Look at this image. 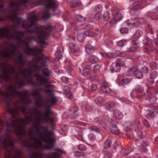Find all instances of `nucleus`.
Returning a JSON list of instances; mask_svg holds the SVG:
<instances>
[{
  "instance_id": "obj_33",
  "label": "nucleus",
  "mask_w": 158,
  "mask_h": 158,
  "mask_svg": "<svg viewBox=\"0 0 158 158\" xmlns=\"http://www.w3.org/2000/svg\"><path fill=\"white\" fill-rule=\"evenodd\" d=\"M69 48L71 51L76 52L78 51V47L75 44L70 43L69 44Z\"/></svg>"
},
{
  "instance_id": "obj_49",
  "label": "nucleus",
  "mask_w": 158,
  "mask_h": 158,
  "mask_svg": "<svg viewBox=\"0 0 158 158\" xmlns=\"http://www.w3.org/2000/svg\"><path fill=\"white\" fill-rule=\"evenodd\" d=\"M102 14L100 12H98L95 15V18L97 20H99L102 19Z\"/></svg>"
},
{
  "instance_id": "obj_29",
  "label": "nucleus",
  "mask_w": 158,
  "mask_h": 158,
  "mask_svg": "<svg viewBox=\"0 0 158 158\" xmlns=\"http://www.w3.org/2000/svg\"><path fill=\"white\" fill-rule=\"evenodd\" d=\"M45 9H47V10H45L44 13L42 18L44 19H47L48 18H50V13L49 10L51 8L49 9L48 8L44 6Z\"/></svg>"
},
{
  "instance_id": "obj_41",
  "label": "nucleus",
  "mask_w": 158,
  "mask_h": 158,
  "mask_svg": "<svg viewBox=\"0 0 158 158\" xmlns=\"http://www.w3.org/2000/svg\"><path fill=\"white\" fill-rule=\"evenodd\" d=\"M141 145L143 147V148H142V150L144 152L147 151V149L146 147L149 145V143L146 141H143L142 142Z\"/></svg>"
},
{
  "instance_id": "obj_57",
  "label": "nucleus",
  "mask_w": 158,
  "mask_h": 158,
  "mask_svg": "<svg viewBox=\"0 0 158 158\" xmlns=\"http://www.w3.org/2000/svg\"><path fill=\"white\" fill-rule=\"evenodd\" d=\"M120 31L122 34H126L128 32V29L126 27H123L120 29Z\"/></svg>"
},
{
  "instance_id": "obj_34",
  "label": "nucleus",
  "mask_w": 158,
  "mask_h": 158,
  "mask_svg": "<svg viewBox=\"0 0 158 158\" xmlns=\"http://www.w3.org/2000/svg\"><path fill=\"white\" fill-rule=\"evenodd\" d=\"M43 133H44V134H45V136H44L45 137L47 138V137H46L47 136V135H52V131H48V128L47 127H43Z\"/></svg>"
},
{
  "instance_id": "obj_5",
  "label": "nucleus",
  "mask_w": 158,
  "mask_h": 158,
  "mask_svg": "<svg viewBox=\"0 0 158 158\" xmlns=\"http://www.w3.org/2000/svg\"><path fill=\"white\" fill-rule=\"evenodd\" d=\"M32 115L28 116L24 118L16 119L15 120L11 121V123L8 121H6V126L8 127H14V133L19 139H21L25 135V130L23 127V125H20L18 126L17 125L19 123H25L27 120L30 121L32 118Z\"/></svg>"
},
{
  "instance_id": "obj_55",
  "label": "nucleus",
  "mask_w": 158,
  "mask_h": 158,
  "mask_svg": "<svg viewBox=\"0 0 158 158\" xmlns=\"http://www.w3.org/2000/svg\"><path fill=\"white\" fill-rule=\"evenodd\" d=\"M35 123L36 124L37 126H40L42 122V120L41 118L39 117H38L37 118L35 119Z\"/></svg>"
},
{
  "instance_id": "obj_43",
  "label": "nucleus",
  "mask_w": 158,
  "mask_h": 158,
  "mask_svg": "<svg viewBox=\"0 0 158 158\" xmlns=\"http://www.w3.org/2000/svg\"><path fill=\"white\" fill-rule=\"evenodd\" d=\"M111 140L109 139H107L105 142L104 148L105 149H107L109 148L111 146Z\"/></svg>"
},
{
  "instance_id": "obj_56",
  "label": "nucleus",
  "mask_w": 158,
  "mask_h": 158,
  "mask_svg": "<svg viewBox=\"0 0 158 158\" xmlns=\"http://www.w3.org/2000/svg\"><path fill=\"white\" fill-rule=\"evenodd\" d=\"M0 94L5 97V99H8L10 98V94L9 93L0 92Z\"/></svg>"
},
{
  "instance_id": "obj_4",
  "label": "nucleus",
  "mask_w": 158,
  "mask_h": 158,
  "mask_svg": "<svg viewBox=\"0 0 158 158\" xmlns=\"http://www.w3.org/2000/svg\"><path fill=\"white\" fill-rule=\"evenodd\" d=\"M52 31V26L47 24L44 27L36 26L35 27L34 29L28 30L27 33L35 34L40 40L39 43L43 44H46L45 40L51 35Z\"/></svg>"
},
{
  "instance_id": "obj_7",
  "label": "nucleus",
  "mask_w": 158,
  "mask_h": 158,
  "mask_svg": "<svg viewBox=\"0 0 158 158\" xmlns=\"http://www.w3.org/2000/svg\"><path fill=\"white\" fill-rule=\"evenodd\" d=\"M36 19L37 16L35 15H33L28 18L27 20H23L22 21L23 27L26 29L31 28L36 24Z\"/></svg>"
},
{
  "instance_id": "obj_50",
  "label": "nucleus",
  "mask_w": 158,
  "mask_h": 158,
  "mask_svg": "<svg viewBox=\"0 0 158 158\" xmlns=\"http://www.w3.org/2000/svg\"><path fill=\"white\" fill-rule=\"evenodd\" d=\"M118 46L122 47L126 45L127 44V42L126 41L121 40L118 42Z\"/></svg>"
},
{
  "instance_id": "obj_6",
  "label": "nucleus",
  "mask_w": 158,
  "mask_h": 158,
  "mask_svg": "<svg viewBox=\"0 0 158 158\" xmlns=\"http://www.w3.org/2000/svg\"><path fill=\"white\" fill-rule=\"evenodd\" d=\"M7 89L11 92V94L16 95L19 97L20 100L23 102V104H27V96L28 94L27 91H25L21 92L17 91V88L14 84H11L7 88Z\"/></svg>"
},
{
  "instance_id": "obj_12",
  "label": "nucleus",
  "mask_w": 158,
  "mask_h": 158,
  "mask_svg": "<svg viewBox=\"0 0 158 158\" xmlns=\"http://www.w3.org/2000/svg\"><path fill=\"white\" fill-rule=\"evenodd\" d=\"M46 109V110L44 112V117L46 118L44 120H47L50 122V123L52 124L55 121V118L54 117L49 116L50 114L52 113L50 107L47 106Z\"/></svg>"
},
{
  "instance_id": "obj_51",
  "label": "nucleus",
  "mask_w": 158,
  "mask_h": 158,
  "mask_svg": "<svg viewBox=\"0 0 158 158\" xmlns=\"http://www.w3.org/2000/svg\"><path fill=\"white\" fill-rule=\"evenodd\" d=\"M41 101L42 100L41 99ZM40 100H37V101L35 103V105L36 106L39 107H43L44 106V104L40 102Z\"/></svg>"
},
{
  "instance_id": "obj_18",
  "label": "nucleus",
  "mask_w": 158,
  "mask_h": 158,
  "mask_svg": "<svg viewBox=\"0 0 158 158\" xmlns=\"http://www.w3.org/2000/svg\"><path fill=\"white\" fill-rule=\"evenodd\" d=\"M100 89L104 93L109 94L110 92V89L109 87L108 83L105 81L101 85Z\"/></svg>"
},
{
  "instance_id": "obj_2",
  "label": "nucleus",
  "mask_w": 158,
  "mask_h": 158,
  "mask_svg": "<svg viewBox=\"0 0 158 158\" xmlns=\"http://www.w3.org/2000/svg\"><path fill=\"white\" fill-rule=\"evenodd\" d=\"M43 127L39 128L37 127L35 129V132L39 136L37 137L39 139L36 138L35 137H32L31 135V133H30L29 138L31 140L34 141V143H31L30 144L26 140H23L22 139H20L22 142L23 143L24 147L32 149L33 147H36L35 144H37L38 146H40L41 145L42 142H44L46 144V148L50 150L52 149L55 146L54 142L55 140L54 138L51 137L46 138L44 136H45V134H42L40 131V130L41 131L43 132Z\"/></svg>"
},
{
  "instance_id": "obj_37",
  "label": "nucleus",
  "mask_w": 158,
  "mask_h": 158,
  "mask_svg": "<svg viewBox=\"0 0 158 158\" xmlns=\"http://www.w3.org/2000/svg\"><path fill=\"white\" fill-rule=\"evenodd\" d=\"M84 33H78L77 35V39L80 42H83L85 38Z\"/></svg>"
},
{
  "instance_id": "obj_63",
  "label": "nucleus",
  "mask_w": 158,
  "mask_h": 158,
  "mask_svg": "<svg viewBox=\"0 0 158 158\" xmlns=\"http://www.w3.org/2000/svg\"><path fill=\"white\" fill-rule=\"evenodd\" d=\"M43 59V56H37L35 58V60L36 61H38L40 62H41L42 60Z\"/></svg>"
},
{
  "instance_id": "obj_30",
  "label": "nucleus",
  "mask_w": 158,
  "mask_h": 158,
  "mask_svg": "<svg viewBox=\"0 0 158 158\" xmlns=\"http://www.w3.org/2000/svg\"><path fill=\"white\" fill-rule=\"evenodd\" d=\"M122 19V16L121 13L119 12H116L114 15V19L115 22L119 21Z\"/></svg>"
},
{
  "instance_id": "obj_15",
  "label": "nucleus",
  "mask_w": 158,
  "mask_h": 158,
  "mask_svg": "<svg viewBox=\"0 0 158 158\" xmlns=\"http://www.w3.org/2000/svg\"><path fill=\"white\" fill-rule=\"evenodd\" d=\"M143 43L144 45L148 46V48H145L148 50L147 52L148 53L155 50V48L153 46L152 42L150 39L145 38L143 40Z\"/></svg>"
},
{
  "instance_id": "obj_27",
  "label": "nucleus",
  "mask_w": 158,
  "mask_h": 158,
  "mask_svg": "<svg viewBox=\"0 0 158 158\" xmlns=\"http://www.w3.org/2000/svg\"><path fill=\"white\" fill-rule=\"evenodd\" d=\"M110 130L112 133L117 135L119 134L120 131L116 127V126L114 124H113L111 126V127L110 128Z\"/></svg>"
},
{
  "instance_id": "obj_38",
  "label": "nucleus",
  "mask_w": 158,
  "mask_h": 158,
  "mask_svg": "<svg viewBox=\"0 0 158 158\" xmlns=\"http://www.w3.org/2000/svg\"><path fill=\"white\" fill-rule=\"evenodd\" d=\"M74 155L77 157H80L85 156V153L82 152L76 151L74 152Z\"/></svg>"
},
{
  "instance_id": "obj_16",
  "label": "nucleus",
  "mask_w": 158,
  "mask_h": 158,
  "mask_svg": "<svg viewBox=\"0 0 158 158\" xmlns=\"http://www.w3.org/2000/svg\"><path fill=\"white\" fill-rule=\"evenodd\" d=\"M91 66L90 65H87L84 68L81 67L79 68V72L83 75H88L91 72Z\"/></svg>"
},
{
  "instance_id": "obj_23",
  "label": "nucleus",
  "mask_w": 158,
  "mask_h": 158,
  "mask_svg": "<svg viewBox=\"0 0 158 158\" xmlns=\"http://www.w3.org/2000/svg\"><path fill=\"white\" fill-rule=\"evenodd\" d=\"M24 54L23 53H20L16 57V61L18 64L24 66V64L23 63V58Z\"/></svg>"
},
{
  "instance_id": "obj_46",
  "label": "nucleus",
  "mask_w": 158,
  "mask_h": 158,
  "mask_svg": "<svg viewBox=\"0 0 158 158\" xmlns=\"http://www.w3.org/2000/svg\"><path fill=\"white\" fill-rule=\"evenodd\" d=\"M111 69L113 72H118L120 71V68L119 67H117L116 64L114 66H112L111 67Z\"/></svg>"
},
{
  "instance_id": "obj_14",
  "label": "nucleus",
  "mask_w": 158,
  "mask_h": 158,
  "mask_svg": "<svg viewBox=\"0 0 158 158\" xmlns=\"http://www.w3.org/2000/svg\"><path fill=\"white\" fill-rule=\"evenodd\" d=\"M58 3L56 0H45L44 6L50 8H57L58 6Z\"/></svg>"
},
{
  "instance_id": "obj_59",
  "label": "nucleus",
  "mask_w": 158,
  "mask_h": 158,
  "mask_svg": "<svg viewBox=\"0 0 158 158\" xmlns=\"http://www.w3.org/2000/svg\"><path fill=\"white\" fill-rule=\"evenodd\" d=\"M90 128L91 130L93 131L99 132L100 131L99 129L95 126H90Z\"/></svg>"
},
{
  "instance_id": "obj_48",
  "label": "nucleus",
  "mask_w": 158,
  "mask_h": 158,
  "mask_svg": "<svg viewBox=\"0 0 158 158\" xmlns=\"http://www.w3.org/2000/svg\"><path fill=\"white\" fill-rule=\"evenodd\" d=\"M84 34L86 36L92 37L94 35V33L92 31L88 30L85 32Z\"/></svg>"
},
{
  "instance_id": "obj_54",
  "label": "nucleus",
  "mask_w": 158,
  "mask_h": 158,
  "mask_svg": "<svg viewBox=\"0 0 158 158\" xmlns=\"http://www.w3.org/2000/svg\"><path fill=\"white\" fill-rule=\"evenodd\" d=\"M141 36V32L139 31H137L134 35V38L136 39H138Z\"/></svg>"
},
{
  "instance_id": "obj_47",
  "label": "nucleus",
  "mask_w": 158,
  "mask_h": 158,
  "mask_svg": "<svg viewBox=\"0 0 158 158\" xmlns=\"http://www.w3.org/2000/svg\"><path fill=\"white\" fill-rule=\"evenodd\" d=\"M15 82L18 84V87L19 88L22 87L26 84V83L25 81H22L20 82L19 80H16Z\"/></svg>"
},
{
  "instance_id": "obj_3",
  "label": "nucleus",
  "mask_w": 158,
  "mask_h": 158,
  "mask_svg": "<svg viewBox=\"0 0 158 158\" xmlns=\"http://www.w3.org/2000/svg\"><path fill=\"white\" fill-rule=\"evenodd\" d=\"M5 138L2 141V143L6 150L5 153V158H20L21 152L19 150L12 148L10 150L8 148H12L14 145L15 141L13 136L10 135L9 132H6L4 135Z\"/></svg>"
},
{
  "instance_id": "obj_26",
  "label": "nucleus",
  "mask_w": 158,
  "mask_h": 158,
  "mask_svg": "<svg viewBox=\"0 0 158 158\" xmlns=\"http://www.w3.org/2000/svg\"><path fill=\"white\" fill-rule=\"evenodd\" d=\"M138 68L136 67H133L129 69L126 73V74L128 76L134 75L137 72Z\"/></svg>"
},
{
  "instance_id": "obj_17",
  "label": "nucleus",
  "mask_w": 158,
  "mask_h": 158,
  "mask_svg": "<svg viewBox=\"0 0 158 158\" xmlns=\"http://www.w3.org/2000/svg\"><path fill=\"white\" fill-rule=\"evenodd\" d=\"M7 18L10 19L12 22L17 25L20 24L22 22V19L20 17H17V16H13L12 15H8Z\"/></svg>"
},
{
  "instance_id": "obj_11",
  "label": "nucleus",
  "mask_w": 158,
  "mask_h": 158,
  "mask_svg": "<svg viewBox=\"0 0 158 158\" xmlns=\"http://www.w3.org/2000/svg\"><path fill=\"white\" fill-rule=\"evenodd\" d=\"M20 110L22 112L25 114L26 110V108L23 106L18 107L16 109L10 108L7 110L8 113L11 114L14 118L16 117V114L18 113V110Z\"/></svg>"
},
{
  "instance_id": "obj_28",
  "label": "nucleus",
  "mask_w": 158,
  "mask_h": 158,
  "mask_svg": "<svg viewBox=\"0 0 158 158\" xmlns=\"http://www.w3.org/2000/svg\"><path fill=\"white\" fill-rule=\"evenodd\" d=\"M115 63L117 67H119L120 68H121V67H124L125 65L124 61L123 60L120 58L116 60Z\"/></svg>"
},
{
  "instance_id": "obj_32",
  "label": "nucleus",
  "mask_w": 158,
  "mask_h": 158,
  "mask_svg": "<svg viewBox=\"0 0 158 158\" xmlns=\"http://www.w3.org/2000/svg\"><path fill=\"white\" fill-rule=\"evenodd\" d=\"M32 95L38 100H41V99L42 98L40 94H39L38 91L37 90L33 92L32 93Z\"/></svg>"
},
{
  "instance_id": "obj_25",
  "label": "nucleus",
  "mask_w": 158,
  "mask_h": 158,
  "mask_svg": "<svg viewBox=\"0 0 158 158\" xmlns=\"http://www.w3.org/2000/svg\"><path fill=\"white\" fill-rule=\"evenodd\" d=\"M89 61L91 63H97L100 61L99 59L94 55H92L88 58Z\"/></svg>"
},
{
  "instance_id": "obj_42",
  "label": "nucleus",
  "mask_w": 158,
  "mask_h": 158,
  "mask_svg": "<svg viewBox=\"0 0 158 158\" xmlns=\"http://www.w3.org/2000/svg\"><path fill=\"white\" fill-rule=\"evenodd\" d=\"M110 17V15L108 12H106L102 14V18L104 21H106L108 20Z\"/></svg>"
},
{
  "instance_id": "obj_21",
  "label": "nucleus",
  "mask_w": 158,
  "mask_h": 158,
  "mask_svg": "<svg viewBox=\"0 0 158 158\" xmlns=\"http://www.w3.org/2000/svg\"><path fill=\"white\" fill-rule=\"evenodd\" d=\"M115 104L114 102L109 101L106 103V109L110 111H113L115 108Z\"/></svg>"
},
{
  "instance_id": "obj_60",
  "label": "nucleus",
  "mask_w": 158,
  "mask_h": 158,
  "mask_svg": "<svg viewBox=\"0 0 158 158\" xmlns=\"http://www.w3.org/2000/svg\"><path fill=\"white\" fill-rule=\"evenodd\" d=\"M121 82L124 85H127L129 82V81L128 78H124L122 79Z\"/></svg>"
},
{
  "instance_id": "obj_64",
  "label": "nucleus",
  "mask_w": 158,
  "mask_h": 158,
  "mask_svg": "<svg viewBox=\"0 0 158 158\" xmlns=\"http://www.w3.org/2000/svg\"><path fill=\"white\" fill-rule=\"evenodd\" d=\"M30 158H38L39 157V155L36 153H32L30 156Z\"/></svg>"
},
{
  "instance_id": "obj_8",
  "label": "nucleus",
  "mask_w": 158,
  "mask_h": 158,
  "mask_svg": "<svg viewBox=\"0 0 158 158\" xmlns=\"http://www.w3.org/2000/svg\"><path fill=\"white\" fill-rule=\"evenodd\" d=\"M42 72L44 77H41V75L40 74H36L35 76L37 77L36 80L41 82H44L48 83V81L46 77L50 76L51 74L50 71L48 68H44L42 69Z\"/></svg>"
},
{
  "instance_id": "obj_53",
  "label": "nucleus",
  "mask_w": 158,
  "mask_h": 158,
  "mask_svg": "<svg viewBox=\"0 0 158 158\" xmlns=\"http://www.w3.org/2000/svg\"><path fill=\"white\" fill-rule=\"evenodd\" d=\"M78 148L79 150L84 151L86 149V148L83 144H81L78 146Z\"/></svg>"
},
{
  "instance_id": "obj_1",
  "label": "nucleus",
  "mask_w": 158,
  "mask_h": 158,
  "mask_svg": "<svg viewBox=\"0 0 158 158\" xmlns=\"http://www.w3.org/2000/svg\"><path fill=\"white\" fill-rule=\"evenodd\" d=\"M4 21L3 18H0V22ZM24 34V31H16L14 32L11 33L10 29L7 27H2L0 29V37H4L8 40L16 39L20 41L23 45L26 46L24 49L26 52H35L41 53L42 52V50L39 48H32L29 46L28 44L32 40V37L26 38L25 40L22 39Z\"/></svg>"
},
{
  "instance_id": "obj_44",
  "label": "nucleus",
  "mask_w": 158,
  "mask_h": 158,
  "mask_svg": "<svg viewBox=\"0 0 158 158\" xmlns=\"http://www.w3.org/2000/svg\"><path fill=\"white\" fill-rule=\"evenodd\" d=\"M76 18L78 21L81 22H84L85 20V18L79 15H76Z\"/></svg>"
},
{
  "instance_id": "obj_31",
  "label": "nucleus",
  "mask_w": 158,
  "mask_h": 158,
  "mask_svg": "<svg viewBox=\"0 0 158 158\" xmlns=\"http://www.w3.org/2000/svg\"><path fill=\"white\" fill-rule=\"evenodd\" d=\"M150 112L148 113V115L151 117L154 116L158 113V110L156 109L148 110Z\"/></svg>"
},
{
  "instance_id": "obj_62",
  "label": "nucleus",
  "mask_w": 158,
  "mask_h": 158,
  "mask_svg": "<svg viewBox=\"0 0 158 158\" xmlns=\"http://www.w3.org/2000/svg\"><path fill=\"white\" fill-rule=\"evenodd\" d=\"M102 8V6L101 5H98L95 7V10L96 11L99 12L101 11Z\"/></svg>"
},
{
  "instance_id": "obj_36",
  "label": "nucleus",
  "mask_w": 158,
  "mask_h": 158,
  "mask_svg": "<svg viewBox=\"0 0 158 158\" xmlns=\"http://www.w3.org/2000/svg\"><path fill=\"white\" fill-rule=\"evenodd\" d=\"M61 155L57 152H53L52 153L51 156H48L49 158H60Z\"/></svg>"
},
{
  "instance_id": "obj_45",
  "label": "nucleus",
  "mask_w": 158,
  "mask_h": 158,
  "mask_svg": "<svg viewBox=\"0 0 158 158\" xmlns=\"http://www.w3.org/2000/svg\"><path fill=\"white\" fill-rule=\"evenodd\" d=\"M137 48V46L135 44H134L128 50V51L129 52H134L135 51Z\"/></svg>"
},
{
  "instance_id": "obj_13",
  "label": "nucleus",
  "mask_w": 158,
  "mask_h": 158,
  "mask_svg": "<svg viewBox=\"0 0 158 158\" xmlns=\"http://www.w3.org/2000/svg\"><path fill=\"white\" fill-rule=\"evenodd\" d=\"M44 92L45 93H49L48 96L49 102L51 105H54L57 102L56 97L54 96V94L49 89L45 90Z\"/></svg>"
},
{
  "instance_id": "obj_61",
  "label": "nucleus",
  "mask_w": 158,
  "mask_h": 158,
  "mask_svg": "<svg viewBox=\"0 0 158 158\" xmlns=\"http://www.w3.org/2000/svg\"><path fill=\"white\" fill-rule=\"evenodd\" d=\"M141 71L143 73H147L149 72V69L147 67H144L141 68Z\"/></svg>"
},
{
  "instance_id": "obj_52",
  "label": "nucleus",
  "mask_w": 158,
  "mask_h": 158,
  "mask_svg": "<svg viewBox=\"0 0 158 158\" xmlns=\"http://www.w3.org/2000/svg\"><path fill=\"white\" fill-rule=\"evenodd\" d=\"M134 75L137 78L139 79L143 77V75L142 73L139 71L138 70H137V72H136Z\"/></svg>"
},
{
  "instance_id": "obj_35",
  "label": "nucleus",
  "mask_w": 158,
  "mask_h": 158,
  "mask_svg": "<svg viewBox=\"0 0 158 158\" xmlns=\"http://www.w3.org/2000/svg\"><path fill=\"white\" fill-rule=\"evenodd\" d=\"M70 6L72 7H78L81 4L80 2L77 1L73 0L70 2Z\"/></svg>"
},
{
  "instance_id": "obj_39",
  "label": "nucleus",
  "mask_w": 158,
  "mask_h": 158,
  "mask_svg": "<svg viewBox=\"0 0 158 158\" xmlns=\"http://www.w3.org/2000/svg\"><path fill=\"white\" fill-rule=\"evenodd\" d=\"M147 15L149 17H150L153 19L158 18V15L153 12H149L147 14Z\"/></svg>"
},
{
  "instance_id": "obj_9",
  "label": "nucleus",
  "mask_w": 158,
  "mask_h": 158,
  "mask_svg": "<svg viewBox=\"0 0 158 158\" xmlns=\"http://www.w3.org/2000/svg\"><path fill=\"white\" fill-rule=\"evenodd\" d=\"M21 7V5L19 4L18 0L15 2H10V6L6 9L8 10L7 12L10 13L16 14L19 10Z\"/></svg>"
},
{
  "instance_id": "obj_20",
  "label": "nucleus",
  "mask_w": 158,
  "mask_h": 158,
  "mask_svg": "<svg viewBox=\"0 0 158 158\" xmlns=\"http://www.w3.org/2000/svg\"><path fill=\"white\" fill-rule=\"evenodd\" d=\"M133 21L134 24L136 26H138L139 24H144L146 22L144 18L143 17L139 18L138 17L135 18Z\"/></svg>"
},
{
  "instance_id": "obj_40",
  "label": "nucleus",
  "mask_w": 158,
  "mask_h": 158,
  "mask_svg": "<svg viewBox=\"0 0 158 158\" xmlns=\"http://www.w3.org/2000/svg\"><path fill=\"white\" fill-rule=\"evenodd\" d=\"M101 68V65L97 64H96L93 67V72L94 73H95L99 71Z\"/></svg>"
},
{
  "instance_id": "obj_19",
  "label": "nucleus",
  "mask_w": 158,
  "mask_h": 158,
  "mask_svg": "<svg viewBox=\"0 0 158 158\" xmlns=\"http://www.w3.org/2000/svg\"><path fill=\"white\" fill-rule=\"evenodd\" d=\"M35 71V69H32L31 67H28L24 70L25 74L28 76L31 77H30L27 78L29 82L33 81L31 75Z\"/></svg>"
},
{
  "instance_id": "obj_58",
  "label": "nucleus",
  "mask_w": 158,
  "mask_h": 158,
  "mask_svg": "<svg viewBox=\"0 0 158 158\" xmlns=\"http://www.w3.org/2000/svg\"><path fill=\"white\" fill-rule=\"evenodd\" d=\"M135 91L137 94L141 93L143 92V89L141 87L138 86L136 87L135 89Z\"/></svg>"
},
{
  "instance_id": "obj_24",
  "label": "nucleus",
  "mask_w": 158,
  "mask_h": 158,
  "mask_svg": "<svg viewBox=\"0 0 158 158\" xmlns=\"http://www.w3.org/2000/svg\"><path fill=\"white\" fill-rule=\"evenodd\" d=\"M85 50L88 54H91L94 52V49L90 44H88L85 46Z\"/></svg>"
},
{
  "instance_id": "obj_22",
  "label": "nucleus",
  "mask_w": 158,
  "mask_h": 158,
  "mask_svg": "<svg viewBox=\"0 0 158 158\" xmlns=\"http://www.w3.org/2000/svg\"><path fill=\"white\" fill-rule=\"evenodd\" d=\"M150 77L149 78V81L151 83H154L155 82V80L157 77V73L154 70L152 71L150 74Z\"/></svg>"
},
{
  "instance_id": "obj_10",
  "label": "nucleus",
  "mask_w": 158,
  "mask_h": 158,
  "mask_svg": "<svg viewBox=\"0 0 158 158\" xmlns=\"http://www.w3.org/2000/svg\"><path fill=\"white\" fill-rule=\"evenodd\" d=\"M10 48L12 49V50L9 52L7 51H1V54L4 57L6 58H11L13 54L15 53L17 47L14 44H11L10 46Z\"/></svg>"
}]
</instances>
